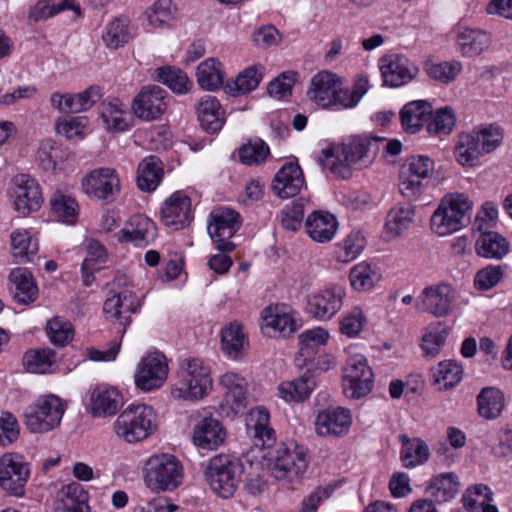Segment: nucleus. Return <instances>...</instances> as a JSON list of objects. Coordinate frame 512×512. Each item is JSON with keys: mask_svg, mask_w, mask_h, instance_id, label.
Returning <instances> with one entry per match:
<instances>
[{"mask_svg": "<svg viewBox=\"0 0 512 512\" xmlns=\"http://www.w3.org/2000/svg\"><path fill=\"white\" fill-rule=\"evenodd\" d=\"M378 136H357L352 138L342 147V156L327 153L324 166L329 168L331 173L342 179H349L352 176L351 166L358 165L359 168L366 167L373 161L379 147L378 143L384 141Z\"/></svg>", "mask_w": 512, "mask_h": 512, "instance_id": "obj_1", "label": "nucleus"}, {"mask_svg": "<svg viewBox=\"0 0 512 512\" xmlns=\"http://www.w3.org/2000/svg\"><path fill=\"white\" fill-rule=\"evenodd\" d=\"M210 367L199 358L180 362L173 395L184 400H200L212 390Z\"/></svg>", "mask_w": 512, "mask_h": 512, "instance_id": "obj_2", "label": "nucleus"}, {"mask_svg": "<svg viewBox=\"0 0 512 512\" xmlns=\"http://www.w3.org/2000/svg\"><path fill=\"white\" fill-rule=\"evenodd\" d=\"M272 475L289 483L299 481L307 470V449L295 441L282 443L275 451L264 456Z\"/></svg>", "mask_w": 512, "mask_h": 512, "instance_id": "obj_3", "label": "nucleus"}, {"mask_svg": "<svg viewBox=\"0 0 512 512\" xmlns=\"http://www.w3.org/2000/svg\"><path fill=\"white\" fill-rule=\"evenodd\" d=\"M243 466L234 456L219 454L213 456L204 471L211 490L223 499L234 495L240 483Z\"/></svg>", "mask_w": 512, "mask_h": 512, "instance_id": "obj_4", "label": "nucleus"}, {"mask_svg": "<svg viewBox=\"0 0 512 512\" xmlns=\"http://www.w3.org/2000/svg\"><path fill=\"white\" fill-rule=\"evenodd\" d=\"M154 410L145 404L130 405L114 423L116 435L127 443H136L153 434L157 428Z\"/></svg>", "mask_w": 512, "mask_h": 512, "instance_id": "obj_5", "label": "nucleus"}, {"mask_svg": "<svg viewBox=\"0 0 512 512\" xmlns=\"http://www.w3.org/2000/svg\"><path fill=\"white\" fill-rule=\"evenodd\" d=\"M183 476V466L174 455H153L145 463L144 481L152 490L173 491L182 484Z\"/></svg>", "mask_w": 512, "mask_h": 512, "instance_id": "obj_6", "label": "nucleus"}, {"mask_svg": "<svg viewBox=\"0 0 512 512\" xmlns=\"http://www.w3.org/2000/svg\"><path fill=\"white\" fill-rule=\"evenodd\" d=\"M64 412L65 407L59 397H39L25 409L24 423L32 433H46L60 425Z\"/></svg>", "mask_w": 512, "mask_h": 512, "instance_id": "obj_7", "label": "nucleus"}, {"mask_svg": "<svg viewBox=\"0 0 512 512\" xmlns=\"http://www.w3.org/2000/svg\"><path fill=\"white\" fill-rule=\"evenodd\" d=\"M471 210V203L464 194L446 196L431 217V228L440 236L460 230Z\"/></svg>", "mask_w": 512, "mask_h": 512, "instance_id": "obj_8", "label": "nucleus"}, {"mask_svg": "<svg viewBox=\"0 0 512 512\" xmlns=\"http://www.w3.org/2000/svg\"><path fill=\"white\" fill-rule=\"evenodd\" d=\"M242 224L241 216L233 209L221 207L211 212L208 233L219 252H232L235 244L230 239Z\"/></svg>", "mask_w": 512, "mask_h": 512, "instance_id": "obj_9", "label": "nucleus"}, {"mask_svg": "<svg viewBox=\"0 0 512 512\" xmlns=\"http://www.w3.org/2000/svg\"><path fill=\"white\" fill-rule=\"evenodd\" d=\"M30 473V465L21 455L6 453L0 458V488L8 495L23 497Z\"/></svg>", "mask_w": 512, "mask_h": 512, "instance_id": "obj_10", "label": "nucleus"}, {"mask_svg": "<svg viewBox=\"0 0 512 512\" xmlns=\"http://www.w3.org/2000/svg\"><path fill=\"white\" fill-rule=\"evenodd\" d=\"M169 372L166 356L160 351H151L142 357L135 373L136 387L150 392L161 388Z\"/></svg>", "mask_w": 512, "mask_h": 512, "instance_id": "obj_11", "label": "nucleus"}, {"mask_svg": "<svg viewBox=\"0 0 512 512\" xmlns=\"http://www.w3.org/2000/svg\"><path fill=\"white\" fill-rule=\"evenodd\" d=\"M140 297L129 289H123L105 300L103 312L107 320L122 326V335L131 323V315L140 311Z\"/></svg>", "mask_w": 512, "mask_h": 512, "instance_id": "obj_12", "label": "nucleus"}, {"mask_svg": "<svg viewBox=\"0 0 512 512\" xmlns=\"http://www.w3.org/2000/svg\"><path fill=\"white\" fill-rule=\"evenodd\" d=\"M433 168L434 161L427 156L417 155L408 158L400 171V193L409 200H416L422 194L425 184L408 181V177L418 176L427 179Z\"/></svg>", "mask_w": 512, "mask_h": 512, "instance_id": "obj_13", "label": "nucleus"}, {"mask_svg": "<svg viewBox=\"0 0 512 512\" xmlns=\"http://www.w3.org/2000/svg\"><path fill=\"white\" fill-rule=\"evenodd\" d=\"M373 372L363 357L351 358L344 368L343 390L347 397L361 398L373 387Z\"/></svg>", "mask_w": 512, "mask_h": 512, "instance_id": "obj_14", "label": "nucleus"}, {"mask_svg": "<svg viewBox=\"0 0 512 512\" xmlns=\"http://www.w3.org/2000/svg\"><path fill=\"white\" fill-rule=\"evenodd\" d=\"M344 297L342 287L326 286L308 296L306 310L318 320H330L341 309Z\"/></svg>", "mask_w": 512, "mask_h": 512, "instance_id": "obj_15", "label": "nucleus"}, {"mask_svg": "<svg viewBox=\"0 0 512 512\" xmlns=\"http://www.w3.org/2000/svg\"><path fill=\"white\" fill-rule=\"evenodd\" d=\"M13 204L21 216L40 209L43 202L42 192L38 182L27 174H19L13 178Z\"/></svg>", "mask_w": 512, "mask_h": 512, "instance_id": "obj_16", "label": "nucleus"}, {"mask_svg": "<svg viewBox=\"0 0 512 512\" xmlns=\"http://www.w3.org/2000/svg\"><path fill=\"white\" fill-rule=\"evenodd\" d=\"M166 96L167 92L157 85L143 87L133 99L134 115L144 121L160 118L167 108Z\"/></svg>", "mask_w": 512, "mask_h": 512, "instance_id": "obj_17", "label": "nucleus"}, {"mask_svg": "<svg viewBox=\"0 0 512 512\" xmlns=\"http://www.w3.org/2000/svg\"><path fill=\"white\" fill-rule=\"evenodd\" d=\"M113 237L120 243H132L135 247H146L157 237L155 223L144 215L130 217L125 227L118 230Z\"/></svg>", "mask_w": 512, "mask_h": 512, "instance_id": "obj_18", "label": "nucleus"}, {"mask_svg": "<svg viewBox=\"0 0 512 512\" xmlns=\"http://www.w3.org/2000/svg\"><path fill=\"white\" fill-rule=\"evenodd\" d=\"M456 291L448 283L427 286L421 293L422 310L435 317H446L452 313Z\"/></svg>", "mask_w": 512, "mask_h": 512, "instance_id": "obj_19", "label": "nucleus"}, {"mask_svg": "<svg viewBox=\"0 0 512 512\" xmlns=\"http://www.w3.org/2000/svg\"><path fill=\"white\" fill-rule=\"evenodd\" d=\"M380 70L384 84L390 87H400L408 84L419 71L408 58L399 54L381 58Z\"/></svg>", "mask_w": 512, "mask_h": 512, "instance_id": "obj_20", "label": "nucleus"}, {"mask_svg": "<svg viewBox=\"0 0 512 512\" xmlns=\"http://www.w3.org/2000/svg\"><path fill=\"white\" fill-rule=\"evenodd\" d=\"M82 186L87 195L110 201L120 190V180L114 169L100 168L86 176Z\"/></svg>", "mask_w": 512, "mask_h": 512, "instance_id": "obj_21", "label": "nucleus"}, {"mask_svg": "<svg viewBox=\"0 0 512 512\" xmlns=\"http://www.w3.org/2000/svg\"><path fill=\"white\" fill-rule=\"evenodd\" d=\"M163 223L174 230L183 229L193 219L191 199L184 191L174 192L161 209Z\"/></svg>", "mask_w": 512, "mask_h": 512, "instance_id": "obj_22", "label": "nucleus"}, {"mask_svg": "<svg viewBox=\"0 0 512 512\" xmlns=\"http://www.w3.org/2000/svg\"><path fill=\"white\" fill-rule=\"evenodd\" d=\"M246 432L256 447L268 449L276 442L275 430L270 426L269 412L264 407L250 410L246 417Z\"/></svg>", "mask_w": 512, "mask_h": 512, "instance_id": "obj_23", "label": "nucleus"}, {"mask_svg": "<svg viewBox=\"0 0 512 512\" xmlns=\"http://www.w3.org/2000/svg\"><path fill=\"white\" fill-rule=\"evenodd\" d=\"M337 91H339V76L333 72L321 71L312 77L307 95L317 106L330 109L335 107Z\"/></svg>", "mask_w": 512, "mask_h": 512, "instance_id": "obj_24", "label": "nucleus"}, {"mask_svg": "<svg viewBox=\"0 0 512 512\" xmlns=\"http://www.w3.org/2000/svg\"><path fill=\"white\" fill-rule=\"evenodd\" d=\"M304 183V175L299 164L286 162L275 174L272 190L281 199L292 198L299 194Z\"/></svg>", "mask_w": 512, "mask_h": 512, "instance_id": "obj_25", "label": "nucleus"}, {"mask_svg": "<svg viewBox=\"0 0 512 512\" xmlns=\"http://www.w3.org/2000/svg\"><path fill=\"white\" fill-rule=\"evenodd\" d=\"M351 423L352 417L348 409L328 408L318 413L315 430L321 436H342L348 433Z\"/></svg>", "mask_w": 512, "mask_h": 512, "instance_id": "obj_26", "label": "nucleus"}, {"mask_svg": "<svg viewBox=\"0 0 512 512\" xmlns=\"http://www.w3.org/2000/svg\"><path fill=\"white\" fill-rule=\"evenodd\" d=\"M196 112L200 126L210 134L218 133L226 121L220 101L211 95H205L199 100Z\"/></svg>", "mask_w": 512, "mask_h": 512, "instance_id": "obj_27", "label": "nucleus"}, {"mask_svg": "<svg viewBox=\"0 0 512 512\" xmlns=\"http://www.w3.org/2000/svg\"><path fill=\"white\" fill-rule=\"evenodd\" d=\"M225 437L226 432L221 422L213 417H204L193 430V443L202 449H217L224 442Z\"/></svg>", "mask_w": 512, "mask_h": 512, "instance_id": "obj_28", "label": "nucleus"}, {"mask_svg": "<svg viewBox=\"0 0 512 512\" xmlns=\"http://www.w3.org/2000/svg\"><path fill=\"white\" fill-rule=\"evenodd\" d=\"M265 333L269 336L289 337L298 330L297 320L278 307H267L262 314Z\"/></svg>", "mask_w": 512, "mask_h": 512, "instance_id": "obj_29", "label": "nucleus"}, {"mask_svg": "<svg viewBox=\"0 0 512 512\" xmlns=\"http://www.w3.org/2000/svg\"><path fill=\"white\" fill-rule=\"evenodd\" d=\"M121 401V395L116 388L96 386L90 390V410L95 417L115 415Z\"/></svg>", "mask_w": 512, "mask_h": 512, "instance_id": "obj_30", "label": "nucleus"}, {"mask_svg": "<svg viewBox=\"0 0 512 512\" xmlns=\"http://www.w3.org/2000/svg\"><path fill=\"white\" fill-rule=\"evenodd\" d=\"M248 346V336L239 322H230L221 330V350L228 358H242Z\"/></svg>", "mask_w": 512, "mask_h": 512, "instance_id": "obj_31", "label": "nucleus"}, {"mask_svg": "<svg viewBox=\"0 0 512 512\" xmlns=\"http://www.w3.org/2000/svg\"><path fill=\"white\" fill-rule=\"evenodd\" d=\"M458 51L464 57L480 55L490 45L489 35L480 29L459 27L456 32Z\"/></svg>", "mask_w": 512, "mask_h": 512, "instance_id": "obj_32", "label": "nucleus"}, {"mask_svg": "<svg viewBox=\"0 0 512 512\" xmlns=\"http://www.w3.org/2000/svg\"><path fill=\"white\" fill-rule=\"evenodd\" d=\"M510 251V242L496 231L481 233L475 241V252L479 257L502 260Z\"/></svg>", "mask_w": 512, "mask_h": 512, "instance_id": "obj_33", "label": "nucleus"}, {"mask_svg": "<svg viewBox=\"0 0 512 512\" xmlns=\"http://www.w3.org/2000/svg\"><path fill=\"white\" fill-rule=\"evenodd\" d=\"M9 280L14 300L19 304H30L38 297V287L32 273L26 268H16L10 272Z\"/></svg>", "mask_w": 512, "mask_h": 512, "instance_id": "obj_34", "label": "nucleus"}, {"mask_svg": "<svg viewBox=\"0 0 512 512\" xmlns=\"http://www.w3.org/2000/svg\"><path fill=\"white\" fill-rule=\"evenodd\" d=\"M432 106L425 100H415L407 103L401 109V124L405 132L417 133L431 118Z\"/></svg>", "mask_w": 512, "mask_h": 512, "instance_id": "obj_35", "label": "nucleus"}, {"mask_svg": "<svg viewBox=\"0 0 512 512\" xmlns=\"http://www.w3.org/2000/svg\"><path fill=\"white\" fill-rule=\"evenodd\" d=\"M100 116L109 132L119 133L130 129L132 117L126 106L118 100L102 103Z\"/></svg>", "mask_w": 512, "mask_h": 512, "instance_id": "obj_36", "label": "nucleus"}, {"mask_svg": "<svg viewBox=\"0 0 512 512\" xmlns=\"http://www.w3.org/2000/svg\"><path fill=\"white\" fill-rule=\"evenodd\" d=\"M305 226L307 233L314 241L324 243L334 237L338 223L332 214L314 211L307 217Z\"/></svg>", "mask_w": 512, "mask_h": 512, "instance_id": "obj_37", "label": "nucleus"}, {"mask_svg": "<svg viewBox=\"0 0 512 512\" xmlns=\"http://www.w3.org/2000/svg\"><path fill=\"white\" fill-rule=\"evenodd\" d=\"M163 163L159 157L150 155L145 157L138 165L137 186L143 192L156 190L162 181Z\"/></svg>", "mask_w": 512, "mask_h": 512, "instance_id": "obj_38", "label": "nucleus"}, {"mask_svg": "<svg viewBox=\"0 0 512 512\" xmlns=\"http://www.w3.org/2000/svg\"><path fill=\"white\" fill-rule=\"evenodd\" d=\"M265 68L262 65H252L240 72L236 78L227 82L225 91L231 96H240L255 90L262 81Z\"/></svg>", "mask_w": 512, "mask_h": 512, "instance_id": "obj_39", "label": "nucleus"}, {"mask_svg": "<svg viewBox=\"0 0 512 512\" xmlns=\"http://www.w3.org/2000/svg\"><path fill=\"white\" fill-rule=\"evenodd\" d=\"M220 385L225 389V400L232 409L239 411L247 404V382L238 373L226 372L220 378Z\"/></svg>", "mask_w": 512, "mask_h": 512, "instance_id": "obj_40", "label": "nucleus"}, {"mask_svg": "<svg viewBox=\"0 0 512 512\" xmlns=\"http://www.w3.org/2000/svg\"><path fill=\"white\" fill-rule=\"evenodd\" d=\"M315 387L314 373L308 369L300 377L281 383L278 390L285 401L301 402L310 396Z\"/></svg>", "mask_w": 512, "mask_h": 512, "instance_id": "obj_41", "label": "nucleus"}, {"mask_svg": "<svg viewBox=\"0 0 512 512\" xmlns=\"http://www.w3.org/2000/svg\"><path fill=\"white\" fill-rule=\"evenodd\" d=\"M402 443L400 451V459L406 468H414L424 464L429 456V448L427 444L420 438H408L406 435H399Z\"/></svg>", "mask_w": 512, "mask_h": 512, "instance_id": "obj_42", "label": "nucleus"}, {"mask_svg": "<svg viewBox=\"0 0 512 512\" xmlns=\"http://www.w3.org/2000/svg\"><path fill=\"white\" fill-rule=\"evenodd\" d=\"M57 497L62 502L65 512H90L88 492L77 482L64 485Z\"/></svg>", "mask_w": 512, "mask_h": 512, "instance_id": "obj_43", "label": "nucleus"}, {"mask_svg": "<svg viewBox=\"0 0 512 512\" xmlns=\"http://www.w3.org/2000/svg\"><path fill=\"white\" fill-rule=\"evenodd\" d=\"M458 477L454 473H443L434 477L428 485L426 492L436 503H443L453 499L459 491Z\"/></svg>", "mask_w": 512, "mask_h": 512, "instance_id": "obj_44", "label": "nucleus"}, {"mask_svg": "<svg viewBox=\"0 0 512 512\" xmlns=\"http://www.w3.org/2000/svg\"><path fill=\"white\" fill-rule=\"evenodd\" d=\"M415 217L414 206L411 203H397L386 216L385 228L387 233L396 237L408 229Z\"/></svg>", "mask_w": 512, "mask_h": 512, "instance_id": "obj_45", "label": "nucleus"}, {"mask_svg": "<svg viewBox=\"0 0 512 512\" xmlns=\"http://www.w3.org/2000/svg\"><path fill=\"white\" fill-rule=\"evenodd\" d=\"M484 155L475 130L471 133H461L455 149V157L463 166H474L480 156Z\"/></svg>", "mask_w": 512, "mask_h": 512, "instance_id": "obj_46", "label": "nucleus"}, {"mask_svg": "<svg viewBox=\"0 0 512 512\" xmlns=\"http://www.w3.org/2000/svg\"><path fill=\"white\" fill-rule=\"evenodd\" d=\"M484 155L475 130L471 133H461L455 149V157L463 166H474L480 156Z\"/></svg>", "mask_w": 512, "mask_h": 512, "instance_id": "obj_47", "label": "nucleus"}, {"mask_svg": "<svg viewBox=\"0 0 512 512\" xmlns=\"http://www.w3.org/2000/svg\"><path fill=\"white\" fill-rule=\"evenodd\" d=\"M196 78L202 89L208 91L218 89L222 86L224 81L221 63L214 58L206 59L198 65Z\"/></svg>", "mask_w": 512, "mask_h": 512, "instance_id": "obj_48", "label": "nucleus"}, {"mask_svg": "<svg viewBox=\"0 0 512 512\" xmlns=\"http://www.w3.org/2000/svg\"><path fill=\"white\" fill-rule=\"evenodd\" d=\"M12 254L16 262H29L37 254L39 245L27 230H16L11 233Z\"/></svg>", "mask_w": 512, "mask_h": 512, "instance_id": "obj_49", "label": "nucleus"}, {"mask_svg": "<svg viewBox=\"0 0 512 512\" xmlns=\"http://www.w3.org/2000/svg\"><path fill=\"white\" fill-rule=\"evenodd\" d=\"M65 10H73L77 16L82 15L81 7L74 0H62L55 4L52 0H39L30 10L29 18L35 22L47 20Z\"/></svg>", "mask_w": 512, "mask_h": 512, "instance_id": "obj_50", "label": "nucleus"}, {"mask_svg": "<svg viewBox=\"0 0 512 512\" xmlns=\"http://www.w3.org/2000/svg\"><path fill=\"white\" fill-rule=\"evenodd\" d=\"M479 414L486 419L497 418L504 408V395L494 387L483 388L477 397Z\"/></svg>", "mask_w": 512, "mask_h": 512, "instance_id": "obj_51", "label": "nucleus"}, {"mask_svg": "<svg viewBox=\"0 0 512 512\" xmlns=\"http://www.w3.org/2000/svg\"><path fill=\"white\" fill-rule=\"evenodd\" d=\"M55 363L56 353L50 348L31 349L23 356V365L30 373H48Z\"/></svg>", "mask_w": 512, "mask_h": 512, "instance_id": "obj_52", "label": "nucleus"}, {"mask_svg": "<svg viewBox=\"0 0 512 512\" xmlns=\"http://www.w3.org/2000/svg\"><path fill=\"white\" fill-rule=\"evenodd\" d=\"M381 279L377 268L366 262L355 265L349 274L351 286L357 291H366L374 287Z\"/></svg>", "mask_w": 512, "mask_h": 512, "instance_id": "obj_53", "label": "nucleus"}, {"mask_svg": "<svg viewBox=\"0 0 512 512\" xmlns=\"http://www.w3.org/2000/svg\"><path fill=\"white\" fill-rule=\"evenodd\" d=\"M51 212L57 218L66 224H74L78 217V204L70 196L61 192H56L50 199Z\"/></svg>", "mask_w": 512, "mask_h": 512, "instance_id": "obj_54", "label": "nucleus"}, {"mask_svg": "<svg viewBox=\"0 0 512 512\" xmlns=\"http://www.w3.org/2000/svg\"><path fill=\"white\" fill-rule=\"evenodd\" d=\"M435 383L441 385V389L447 390L460 383L463 377V368L453 360L440 362L433 370Z\"/></svg>", "mask_w": 512, "mask_h": 512, "instance_id": "obj_55", "label": "nucleus"}, {"mask_svg": "<svg viewBox=\"0 0 512 512\" xmlns=\"http://www.w3.org/2000/svg\"><path fill=\"white\" fill-rule=\"evenodd\" d=\"M131 38V33L126 20L115 18L109 22L102 33V40L106 47L118 49L124 46Z\"/></svg>", "mask_w": 512, "mask_h": 512, "instance_id": "obj_56", "label": "nucleus"}, {"mask_svg": "<svg viewBox=\"0 0 512 512\" xmlns=\"http://www.w3.org/2000/svg\"><path fill=\"white\" fill-rule=\"evenodd\" d=\"M158 81L169 87L174 93L184 94L190 89L191 82L187 74L179 68L164 66L157 69Z\"/></svg>", "mask_w": 512, "mask_h": 512, "instance_id": "obj_57", "label": "nucleus"}, {"mask_svg": "<svg viewBox=\"0 0 512 512\" xmlns=\"http://www.w3.org/2000/svg\"><path fill=\"white\" fill-rule=\"evenodd\" d=\"M456 123L455 114L450 107L438 109L434 114L431 113L426 130L430 135H447Z\"/></svg>", "mask_w": 512, "mask_h": 512, "instance_id": "obj_58", "label": "nucleus"}, {"mask_svg": "<svg viewBox=\"0 0 512 512\" xmlns=\"http://www.w3.org/2000/svg\"><path fill=\"white\" fill-rule=\"evenodd\" d=\"M365 245L364 235L360 231H352L336 251V258L340 262H350L359 256Z\"/></svg>", "mask_w": 512, "mask_h": 512, "instance_id": "obj_59", "label": "nucleus"}, {"mask_svg": "<svg viewBox=\"0 0 512 512\" xmlns=\"http://www.w3.org/2000/svg\"><path fill=\"white\" fill-rule=\"evenodd\" d=\"M424 69L427 75L435 81L448 84L456 79L462 66L459 62H426Z\"/></svg>", "mask_w": 512, "mask_h": 512, "instance_id": "obj_60", "label": "nucleus"}, {"mask_svg": "<svg viewBox=\"0 0 512 512\" xmlns=\"http://www.w3.org/2000/svg\"><path fill=\"white\" fill-rule=\"evenodd\" d=\"M504 267L489 264L478 270L474 277V287L478 291H488L497 286L504 277Z\"/></svg>", "mask_w": 512, "mask_h": 512, "instance_id": "obj_61", "label": "nucleus"}, {"mask_svg": "<svg viewBox=\"0 0 512 512\" xmlns=\"http://www.w3.org/2000/svg\"><path fill=\"white\" fill-rule=\"evenodd\" d=\"M46 331L50 341L58 346L66 345L74 335L72 324L61 317H54L48 321Z\"/></svg>", "mask_w": 512, "mask_h": 512, "instance_id": "obj_62", "label": "nucleus"}, {"mask_svg": "<svg viewBox=\"0 0 512 512\" xmlns=\"http://www.w3.org/2000/svg\"><path fill=\"white\" fill-rule=\"evenodd\" d=\"M148 24L153 28L168 25L173 19L171 0H158L146 12Z\"/></svg>", "mask_w": 512, "mask_h": 512, "instance_id": "obj_63", "label": "nucleus"}, {"mask_svg": "<svg viewBox=\"0 0 512 512\" xmlns=\"http://www.w3.org/2000/svg\"><path fill=\"white\" fill-rule=\"evenodd\" d=\"M269 153L268 145L262 140L249 142L241 146L238 151L240 161L249 166L264 162Z\"/></svg>", "mask_w": 512, "mask_h": 512, "instance_id": "obj_64", "label": "nucleus"}]
</instances>
